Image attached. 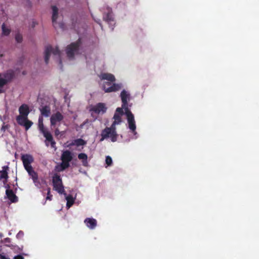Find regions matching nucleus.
Instances as JSON below:
<instances>
[{
	"instance_id": "nucleus-1",
	"label": "nucleus",
	"mask_w": 259,
	"mask_h": 259,
	"mask_svg": "<svg viewBox=\"0 0 259 259\" xmlns=\"http://www.w3.org/2000/svg\"><path fill=\"white\" fill-rule=\"evenodd\" d=\"M52 184L54 190L57 191L60 194L66 195L62 180L59 174L56 173L53 175L52 177Z\"/></svg>"
},
{
	"instance_id": "nucleus-2",
	"label": "nucleus",
	"mask_w": 259,
	"mask_h": 259,
	"mask_svg": "<svg viewBox=\"0 0 259 259\" xmlns=\"http://www.w3.org/2000/svg\"><path fill=\"white\" fill-rule=\"evenodd\" d=\"M81 45V41L79 38L77 41L72 42L66 48V54L69 59H72L75 54L78 53L79 48Z\"/></svg>"
},
{
	"instance_id": "nucleus-3",
	"label": "nucleus",
	"mask_w": 259,
	"mask_h": 259,
	"mask_svg": "<svg viewBox=\"0 0 259 259\" xmlns=\"http://www.w3.org/2000/svg\"><path fill=\"white\" fill-rule=\"evenodd\" d=\"M38 128L40 132L43 134L44 136L46 138V144L48 146L47 142H50L52 148H54L55 150L57 149L56 146V142L54 140L53 136L50 132H49L46 128H45L44 123L38 124Z\"/></svg>"
},
{
	"instance_id": "nucleus-4",
	"label": "nucleus",
	"mask_w": 259,
	"mask_h": 259,
	"mask_svg": "<svg viewBox=\"0 0 259 259\" xmlns=\"http://www.w3.org/2000/svg\"><path fill=\"white\" fill-rule=\"evenodd\" d=\"M110 81H105L102 84V89L105 93L115 92L120 90L122 85L121 83H115Z\"/></svg>"
},
{
	"instance_id": "nucleus-5",
	"label": "nucleus",
	"mask_w": 259,
	"mask_h": 259,
	"mask_svg": "<svg viewBox=\"0 0 259 259\" xmlns=\"http://www.w3.org/2000/svg\"><path fill=\"white\" fill-rule=\"evenodd\" d=\"M101 138L100 141L102 142L105 139L110 138L111 141L112 142H115L117 140L118 134H114L112 133L110 128H108V127H106L103 130L101 134Z\"/></svg>"
},
{
	"instance_id": "nucleus-6",
	"label": "nucleus",
	"mask_w": 259,
	"mask_h": 259,
	"mask_svg": "<svg viewBox=\"0 0 259 259\" xmlns=\"http://www.w3.org/2000/svg\"><path fill=\"white\" fill-rule=\"evenodd\" d=\"M52 53L54 55H58L59 58L60 57L61 52L58 47H56L54 49L51 46L46 47L45 51V61L47 64L49 63L50 55Z\"/></svg>"
},
{
	"instance_id": "nucleus-7",
	"label": "nucleus",
	"mask_w": 259,
	"mask_h": 259,
	"mask_svg": "<svg viewBox=\"0 0 259 259\" xmlns=\"http://www.w3.org/2000/svg\"><path fill=\"white\" fill-rule=\"evenodd\" d=\"M21 160L25 169H30V167H32L31 164L33 162L34 158L31 155L23 154L21 156Z\"/></svg>"
},
{
	"instance_id": "nucleus-8",
	"label": "nucleus",
	"mask_w": 259,
	"mask_h": 259,
	"mask_svg": "<svg viewBox=\"0 0 259 259\" xmlns=\"http://www.w3.org/2000/svg\"><path fill=\"white\" fill-rule=\"evenodd\" d=\"M63 119V115L59 111L56 112L51 116L50 122L51 126H55L58 122L61 121Z\"/></svg>"
},
{
	"instance_id": "nucleus-9",
	"label": "nucleus",
	"mask_w": 259,
	"mask_h": 259,
	"mask_svg": "<svg viewBox=\"0 0 259 259\" xmlns=\"http://www.w3.org/2000/svg\"><path fill=\"white\" fill-rule=\"evenodd\" d=\"M106 9L107 12L103 14V20L108 24H111L112 22H114L112 9L108 7H107Z\"/></svg>"
},
{
	"instance_id": "nucleus-10",
	"label": "nucleus",
	"mask_w": 259,
	"mask_h": 259,
	"mask_svg": "<svg viewBox=\"0 0 259 259\" xmlns=\"http://www.w3.org/2000/svg\"><path fill=\"white\" fill-rule=\"evenodd\" d=\"M107 108L105 104L102 103H98L97 105L92 107L91 110L97 114H103L106 112Z\"/></svg>"
},
{
	"instance_id": "nucleus-11",
	"label": "nucleus",
	"mask_w": 259,
	"mask_h": 259,
	"mask_svg": "<svg viewBox=\"0 0 259 259\" xmlns=\"http://www.w3.org/2000/svg\"><path fill=\"white\" fill-rule=\"evenodd\" d=\"M2 76L4 77V79H5L7 83L10 82L14 78L15 76V72L12 69H9L3 74Z\"/></svg>"
},
{
	"instance_id": "nucleus-12",
	"label": "nucleus",
	"mask_w": 259,
	"mask_h": 259,
	"mask_svg": "<svg viewBox=\"0 0 259 259\" xmlns=\"http://www.w3.org/2000/svg\"><path fill=\"white\" fill-rule=\"evenodd\" d=\"M127 120L129 129L131 130L132 133L136 136L137 134V133L136 131V125L134 116L127 118Z\"/></svg>"
},
{
	"instance_id": "nucleus-13",
	"label": "nucleus",
	"mask_w": 259,
	"mask_h": 259,
	"mask_svg": "<svg viewBox=\"0 0 259 259\" xmlns=\"http://www.w3.org/2000/svg\"><path fill=\"white\" fill-rule=\"evenodd\" d=\"M19 112L20 116L28 117V115L30 113V109L27 104H23L19 108Z\"/></svg>"
},
{
	"instance_id": "nucleus-14",
	"label": "nucleus",
	"mask_w": 259,
	"mask_h": 259,
	"mask_svg": "<svg viewBox=\"0 0 259 259\" xmlns=\"http://www.w3.org/2000/svg\"><path fill=\"white\" fill-rule=\"evenodd\" d=\"M9 169L8 166H4L3 167L2 170H1V175L0 176V181L4 179L3 181L4 184L5 185L8 181L9 178L8 170Z\"/></svg>"
},
{
	"instance_id": "nucleus-15",
	"label": "nucleus",
	"mask_w": 259,
	"mask_h": 259,
	"mask_svg": "<svg viewBox=\"0 0 259 259\" xmlns=\"http://www.w3.org/2000/svg\"><path fill=\"white\" fill-rule=\"evenodd\" d=\"M84 223L90 229H94L97 225L96 220L93 218H86L84 221Z\"/></svg>"
},
{
	"instance_id": "nucleus-16",
	"label": "nucleus",
	"mask_w": 259,
	"mask_h": 259,
	"mask_svg": "<svg viewBox=\"0 0 259 259\" xmlns=\"http://www.w3.org/2000/svg\"><path fill=\"white\" fill-rule=\"evenodd\" d=\"M73 159L72 153L69 150H65L62 153L61 156V161L70 162Z\"/></svg>"
},
{
	"instance_id": "nucleus-17",
	"label": "nucleus",
	"mask_w": 259,
	"mask_h": 259,
	"mask_svg": "<svg viewBox=\"0 0 259 259\" xmlns=\"http://www.w3.org/2000/svg\"><path fill=\"white\" fill-rule=\"evenodd\" d=\"M120 97L123 106L127 105L128 101L130 99V94L125 90H123L120 93Z\"/></svg>"
},
{
	"instance_id": "nucleus-18",
	"label": "nucleus",
	"mask_w": 259,
	"mask_h": 259,
	"mask_svg": "<svg viewBox=\"0 0 259 259\" xmlns=\"http://www.w3.org/2000/svg\"><path fill=\"white\" fill-rule=\"evenodd\" d=\"M99 77L101 80H107L110 82H114L115 81V76L111 73H103L99 75Z\"/></svg>"
},
{
	"instance_id": "nucleus-19",
	"label": "nucleus",
	"mask_w": 259,
	"mask_h": 259,
	"mask_svg": "<svg viewBox=\"0 0 259 259\" xmlns=\"http://www.w3.org/2000/svg\"><path fill=\"white\" fill-rule=\"evenodd\" d=\"M6 194L8 197V198L12 202H16L18 201V197L14 194V192L11 189H7L6 191Z\"/></svg>"
},
{
	"instance_id": "nucleus-20",
	"label": "nucleus",
	"mask_w": 259,
	"mask_h": 259,
	"mask_svg": "<svg viewBox=\"0 0 259 259\" xmlns=\"http://www.w3.org/2000/svg\"><path fill=\"white\" fill-rule=\"evenodd\" d=\"M53 11L52 15V23L54 27L56 28L57 22L56 20L58 16V9L56 6H53L52 7Z\"/></svg>"
},
{
	"instance_id": "nucleus-21",
	"label": "nucleus",
	"mask_w": 259,
	"mask_h": 259,
	"mask_svg": "<svg viewBox=\"0 0 259 259\" xmlns=\"http://www.w3.org/2000/svg\"><path fill=\"white\" fill-rule=\"evenodd\" d=\"M41 116L48 117L51 114V108L49 106L45 105L39 109Z\"/></svg>"
},
{
	"instance_id": "nucleus-22",
	"label": "nucleus",
	"mask_w": 259,
	"mask_h": 259,
	"mask_svg": "<svg viewBox=\"0 0 259 259\" xmlns=\"http://www.w3.org/2000/svg\"><path fill=\"white\" fill-rule=\"evenodd\" d=\"M28 172L29 175L31 177L34 183L38 181V175L37 173L33 169L32 167H30V169L28 168L26 169Z\"/></svg>"
},
{
	"instance_id": "nucleus-23",
	"label": "nucleus",
	"mask_w": 259,
	"mask_h": 259,
	"mask_svg": "<svg viewBox=\"0 0 259 259\" xmlns=\"http://www.w3.org/2000/svg\"><path fill=\"white\" fill-rule=\"evenodd\" d=\"M78 158L82 160V164L84 166H88V155L84 153H79L78 155Z\"/></svg>"
},
{
	"instance_id": "nucleus-24",
	"label": "nucleus",
	"mask_w": 259,
	"mask_h": 259,
	"mask_svg": "<svg viewBox=\"0 0 259 259\" xmlns=\"http://www.w3.org/2000/svg\"><path fill=\"white\" fill-rule=\"evenodd\" d=\"M87 142L82 139H77L73 141L70 145L73 146L76 145V146H83L85 145Z\"/></svg>"
},
{
	"instance_id": "nucleus-25",
	"label": "nucleus",
	"mask_w": 259,
	"mask_h": 259,
	"mask_svg": "<svg viewBox=\"0 0 259 259\" xmlns=\"http://www.w3.org/2000/svg\"><path fill=\"white\" fill-rule=\"evenodd\" d=\"M122 107L124 110L125 114L126 115L127 118L131 117L134 116L133 114L132 113V112L128 107V104L126 105V106H123V104H122Z\"/></svg>"
},
{
	"instance_id": "nucleus-26",
	"label": "nucleus",
	"mask_w": 259,
	"mask_h": 259,
	"mask_svg": "<svg viewBox=\"0 0 259 259\" xmlns=\"http://www.w3.org/2000/svg\"><path fill=\"white\" fill-rule=\"evenodd\" d=\"M67 200L66 206L68 208L70 207L74 203V200L71 195H68L66 198Z\"/></svg>"
},
{
	"instance_id": "nucleus-27",
	"label": "nucleus",
	"mask_w": 259,
	"mask_h": 259,
	"mask_svg": "<svg viewBox=\"0 0 259 259\" xmlns=\"http://www.w3.org/2000/svg\"><path fill=\"white\" fill-rule=\"evenodd\" d=\"M26 117H24L23 116L18 115L16 117V120L17 123L22 126V125L25 122L26 119H27Z\"/></svg>"
},
{
	"instance_id": "nucleus-28",
	"label": "nucleus",
	"mask_w": 259,
	"mask_h": 259,
	"mask_svg": "<svg viewBox=\"0 0 259 259\" xmlns=\"http://www.w3.org/2000/svg\"><path fill=\"white\" fill-rule=\"evenodd\" d=\"M113 119H114V121L113 122H115L118 124H120L121 122H122L121 116L118 113H115L113 116Z\"/></svg>"
},
{
	"instance_id": "nucleus-29",
	"label": "nucleus",
	"mask_w": 259,
	"mask_h": 259,
	"mask_svg": "<svg viewBox=\"0 0 259 259\" xmlns=\"http://www.w3.org/2000/svg\"><path fill=\"white\" fill-rule=\"evenodd\" d=\"M33 124V122L29 120L28 119V117L27 118V119H26L25 122L23 123V124L22 125V126H24L25 130L27 131Z\"/></svg>"
},
{
	"instance_id": "nucleus-30",
	"label": "nucleus",
	"mask_w": 259,
	"mask_h": 259,
	"mask_svg": "<svg viewBox=\"0 0 259 259\" xmlns=\"http://www.w3.org/2000/svg\"><path fill=\"white\" fill-rule=\"evenodd\" d=\"M70 162H66V161H62L60 164L61 170H64L66 168H68L70 166Z\"/></svg>"
},
{
	"instance_id": "nucleus-31",
	"label": "nucleus",
	"mask_w": 259,
	"mask_h": 259,
	"mask_svg": "<svg viewBox=\"0 0 259 259\" xmlns=\"http://www.w3.org/2000/svg\"><path fill=\"white\" fill-rule=\"evenodd\" d=\"M2 28L3 31V34L5 35H8L10 34V30L5 26V24H3L2 25Z\"/></svg>"
},
{
	"instance_id": "nucleus-32",
	"label": "nucleus",
	"mask_w": 259,
	"mask_h": 259,
	"mask_svg": "<svg viewBox=\"0 0 259 259\" xmlns=\"http://www.w3.org/2000/svg\"><path fill=\"white\" fill-rule=\"evenodd\" d=\"M118 124L114 122H113L110 127H108V128H110L111 131L112 132V133L114 134H117L116 131V125Z\"/></svg>"
},
{
	"instance_id": "nucleus-33",
	"label": "nucleus",
	"mask_w": 259,
	"mask_h": 259,
	"mask_svg": "<svg viewBox=\"0 0 259 259\" xmlns=\"http://www.w3.org/2000/svg\"><path fill=\"white\" fill-rule=\"evenodd\" d=\"M7 83H8L6 81L5 79L2 77V74L0 73V88H3L4 86Z\"/></svg>"
},
{
	"instance_id": "nucleus-34",
	"label": "nucleus",
	"mask_w": 259,
	"mask_h": 259,
	"mask_svg": "<svg viewBox=\"0 0 259 259\" xmlns=\"http://www.w3.org/2000/svg\"><path fill=\"white\" fill-rule=\"evenodd\" d=\"M47 196L46 197L47 200H52L53 195L51 194V188L48 187L47 188Z\"/></svg>"
},
{
	"instance_id": "nucleus-35",
	"label": "nucleus",
	"mask_w": 259,
	"mask_h": 259,
	"mask_svg": "<svg viewBox=\"0 0 259 259\" xmlns=\"http://www.w3.org/2000/svg\"><path fill=\"white\" fill-rule=\"evenodd\" d=\"M15 39L17 42L20 43L22 41V36L21 34L18 33L15 36Z\"/></svg>"
},
{
	"instance_id": "nucleus-36",
	"label": "nucleus",
	"mask_w": 259,
	"mask_h": 259,
	"mask_svg": "<svg viewBox=\"0 0 259 259\" xmlns=\"http://www.w3.org/2000/svg\"><path fill=\"white\" fill-rule=\"evenodd\" d=\"M112 163V159L111 158V157H110L109 156H107L106 157V163L108 165H111V164Z\"/></svg>"
},
{
	"instance_id": "nucleus-37",
	"label": "nucleus",
	"mask_w": 259,
	"mask_h": 259,
	"mask_svg": "<svg viewBox=\"0 0 259 259\" xmlns=\"http://www.w3.org/2000/svg\"><path fill=\"white\" fill-rule=\"evenodd\" d=\"M123 109L122 108H122L118 107L116 110V113H118L119 115H120L121 116L124 114Z\"/></svg>"
},
{
	"instance_id": "nucleus-38",
	"label": "nucleus",
	"mask_w": 259,
	"mask_h": 259,
	"mask_svg": "<svg viewBox=\"0 0 259 259\" xmlns=\"http://www.w3.org/2000/svg\"><path fill=\"white\" fill-rule=\"evenodd\" d=\"M14 259H24V257L21 255H17L14 257Z\"/></svg>"
},
{
	"instance_id": "nucleus-39",
	"label": "nucleus",
	"mask_w": 259,
	"mask_h": 259,
	"mask_svg": "<svg viewBox=\"0 0 259 259\" xmlns=\"http://www.w3.org/2000/svg\"><path fill=\"white\" fill-rule=\"evenodd\" d=\"M0 259H10V258L8 257H7L4 254L0 253Z\"/></svg>"
},
{
	"instance_id": "nucleus-40",
	"label": "nucleus",
	"mask_w": 259,
	"mask_h": 259,
	"mask_svg": "<svg viewBox=\"0 0 259 259\" xmlns=\"http://www.w3.org/2000/svg\"><path fill=\"white\" fill-rule=\"evenodd\" d=\"M24 235V233L22 231H20L19 232V233L17 234V238H19V237H22Z\"/></svg>"
},
{
	"instance_id": "nucleus-41",
	"label": "nucleus",
	"mask_w": 259,
	"mask_h": 259,
	"mask_svg": "<svg viewBox=\"0 0 259 259\" xmlns=\"http://www.w3.org/2000/svg\"><path fill=\"white\" fill-rule=\"evenodd\" d=\"M38 124H43V118L42 116H39L38 118Z\"/></svg>"
},
{
	"instance_id": "nucleus-42",
	"label": "nucleus",
	"mask_w": 259,
	"mask_h": 259,
	"mask_svg": "<svg viewBox=\"0 0 259 259\" xmlns=\"http://www.w3.org/2000/svg\"><path fill=\"white\" fill-rule=\"evenodd\" d=\"M55 169H56V171H57L58 172H61V171H63V170H61L60 164L59 165L56 166V168H55Z\"/></svg>"
},
{
	"instance_id": "nucleus-43",
	"label": "nucleus",
	"mask_w": 259,
	"mask_h": 259,
	"mask_svg": "<svg viewBox=\"0 0 259 259\" xmlns=\"http://www.w3.org/2000/svg\"><path fill=\"white\" fill-rule=\"evenodd\" d=\"M60 134L59 130L57 128L55 130V135L57 136Z\"/></svg>"
},
{
	"instance_id": "nucleus-44",
	"label": "nucleus",
	"mask_w": 259,
	"mask_h": 259,
	"mask_svg": "<svg viewBox=\"0 0 259 259\" xmlns=\"http://www.w3.org/2000/svg\"><path fill=\"white\" fill-rule=\"evenodd\" d=\"M5 242L6 243H10L11 242V239L10 238H5Z\"/></svg>"
},
{
	"instance_id": "nucleus-45",
	"label": "nucleus",
	"mask_w": 259,
	"mask_h": 259,
	"mask_svg": "<svg viewBox=\"0 0 259 259\" xmlns=\"http://www.w3.org/2000/svg\"><path fill=\"white\" fill-rule=\"evenodd\" d=\"M59 64L60 65L62 66V60L60 58L59 59Z\"/></svg>"
},
{
	"instance_id": "nucleus-46",
	"label": "nucleus",
	"mask_w": 259,
	"mask_h": 259,
	"mask_svg": "<svg viewBox=\"0 0 259 259\" xmlns=\"http://www.w3.org/2000/svg\"><path fill=\"white\" fill-rule=\"evenodd\" d=\"M10 186L9 185L7 184L6 186H5V188H7V189H10Z\"/></svg>"
},
{
	"instance_id": "nucleus-47",
	"label": "nucleus",
	"mask_w": 259,
	"mask_h": 259,
	"mask_svg": "<svg viewBox=\"0 0 259 259\" xmlns=\"http://www.w3.org/2000/svg\"><path fill=\"white\" fill-rule=\"evenodd\" d=\"M63 24H62V23L59 24V26H60L61 28H62V27H63Z\"/></svg>"
},
{
	"instance_id": "nucleus-48",
	"label": "nucleus",
	"mask_w": 259,
	"mask_h": 259,
	"mask_svg": "<svg viewBox=\"0 0 259 259\" xmlns=\"http://www.w3.org/2000/svg\"><path fill=\"white\" fill-rule=\"evenodd\" d=\"M4 92V90L0 88V93H2Z\"/></svg>"
},
{
	"instance_id": "nucleus-49",
	"label": "nucleus",
	"mask_w": 259,
	"mask_h": 259,
	"mask_svg": "<svg viewBox=\"0 0 259 259\" xmlns=\"http://www.w3.org/2000/svg\"><path fill=\"white\" fill-rule=\"evenodd\" d=\"M97 22L101 26V24L100 23V20L99 21H97Z\"/></svg>"
},
{
	"instance_id": "nucleus-50",
	"label": "nucleus",
	"mask_w": 259,
	"mask_h": 259,
	"mask_svg": "<svg viewBox=\"0 0 259 259\" xmlns=\"http://www.w3.org/2000/svg\"><path fill=\"white\" fill-rule=\"evenodd\" d=\"M3 236V235L2 233H0V237L2 238Z\"/></svg>"
},
{
	"instance_id": "nucleus-51",
	"label": "nucleus",
	"mask_w": 259,
	"mask_h": 259,
	"mask_svg": "<svg viewBox=\"0 0 259 259\" xmlns=\"http://www.w3.org/2000/svg\"><path fill=\"white\" fill-rule=\"evenodd\" d=\"M4 128H5V126H3L2 127V129H4Z\"/></svg>"
}]
</instances>
